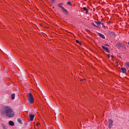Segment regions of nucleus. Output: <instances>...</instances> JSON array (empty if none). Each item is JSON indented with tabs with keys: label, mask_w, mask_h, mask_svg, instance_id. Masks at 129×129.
Segmentation results:
<instances>
[{
	"label": "nucleus",
	"mask_w": 129,
	"mask_h": 129,
	"mask_svg": "<svg viewBox=\"0 0 129 129\" xmlns=\"http://www.w3.org/2000/svg\"><path fill=\"white\" fill-rule=\"evenodd\" d=\"M67 4L69 6H72V3L70 2H68L67 3Z\"/></svg>",
	"instance_id": "17"
},
{
	"label": "nucleus",
	"mask_w": 129,
	"mask_h": 129,
	"mask_svg": "<svg viewBox=\"0 0 129 129\" xmlns=\"http://www.w3.org/2000/svg\"><path fill=\"white\" fill-rule=\"evenodd\" d=\"M3 128L4 129H8V128H7V127L5 125H3Z\"/></svg>",
	"instance_id": "18"
},
{
	"label": "nucleus",
	"mask_w": 129,
	"mask_h": 129,
	"mask_svg": "<svg viewBox=\"0 0 129 129\" xmlns=\"http://www.w3.org/2000/svg\"><path fill=\"white\" fill-rule=\"evenodd\" d=\"M116 45L117 47H118V48H122L123 49H125V46H124V45L122 44V43L120 42H117Z\"/></svg>",
	"instance_id": "3"
},
{
	"label": "nucleus",
	"mask_w": 129,
	"mask_h": 129,
	"mask_svg": "<svg viewBox=\"0 0 129 129\" xmlns=\"http://www.w3.org/2000/svg\"><path fill=\"white\" fill-rule=\"evenodd\" d=\"M9 124L10 125H11V126H14L15 125V123H14V121H9Z\"/></svg>",
	"instance_id": "8"
},
{
	"label": "nucleus",
	"mask_w": 129,
	"mask_h": 129,
	"mask_svg": "<svg viewBox=\"0 0 129 129\" xmlns=\"http://www.w3.org/2000/svg\"><path fill=\"white\" fill-rule=\"evenodd\" d=\"M127 44H128V45H129V42H128Z\"/></svg>",
	"instance_id": "27"
},
{
	"label": "nucleus",
	"mask_w": 129,
	"mask_h": 129,
	"mask_svg": "<svg viewBox=\"0 0 129 129\" xmlns=\"http://www.w3.org/2000/svg\"><path fill=\"white\" fill-rule=\"evenodd\" d=\"M17 121L19 123H21V124H23V122L22 121V120H21V118H18Z\"/></svg>",
	"instance_id": "14"
},
{
	"label": "nucleus",
	"mask_w": 129,
	"mask_h": 129,
	"mask_svg": "<svg viewBox=\"0 0 129 129\" xmlns=\"http://www.w3.org/2000/svg\"><path fill=\"white\" fill-rule=\"evenodd\" d=\"M1 114L2 115H6L8 117H13L15 115V112L13 111V109L9 106H5L4 108V109L1 111Z\"/></svg>",
	"instance_id": "1"
},
{
	"label": "nucleus",
	"mask_w": 129,
	"mask_h": 129,
	"mask_svg": "<svg viewBox=\"0 0 129 129\" xmlns=\"http://www.w3.org/2000/svg\"><path fill=\"white\" fill-rule=\"evenodd\" d=\"M102 47L103 48V49L104 50H105V51H106L107 52V53H109V52H110V51H109V50L108 49V48L105 47L104 46H102Z\"/></svg>",
	"instance_id": "6"
},
{
	"label": "nucleus",
	"mask_w": 129,
	"mask_h": 129,
	"mask_svg": "<svg viewBox=\"0 0 129 129\" xmlns=\"http://www.w3.org/2000/svg\"><path fill=\"white\" fill-rule=\"evenodd\" d=\"M98 35H99V36L101 37V38H102V39H105V37L103 34L98 33Z\"/></svg>",
	"instance_id": "10"
},
{
	"label": "nucleus",
	"mask_w": 129,
	"mask_h": 129,
	"mask_svg": "<svg viewBox=\"0 0 129 129\" xmlns=\"http://www.w3.org/2000/svg\"><path fill=\"white\" fill-rule=\"evenodd\" d=\"M113 56H112V58H113Z\"/></svg>",
	"instance_id": "28"
},
{
	"label": "nucleus",
	"mask_w": 129,
	"mask_h": 129,
	"mask_svg": "<svg viewBox=\"0 0 129 129\" xmlns=\"http://www.w3.org/2000/svg\"><path fill=\"white\" fill-rule=\"evenodd\" d=\"M105 45L107 46H109L108 44H105Z\"/></svg>",
	"instance_id": "26"
},
{
	"label": "nucleus",
	"mask_w": 129,
	"mask_h": 129,
	"mask_svg": "<svg viewBox=\"0 0 129 129\" xmlns=\"http://www.w3.org/2000/svg\"><path fill=\"white\" fill-rule=\"evenodd\" d=\"M36 124H37V125L38 126V125H39V124H40V123H39V122H38V123H37Z\"/></svg>",
	"instance_id": "24"
},
{
	"label": "nucleus",
	"mask_w": 129,
	"mask_h": 129,
	"mask_svg": "<svg viewBox=\"0 0 129 129\" xmlns=\"http://www.w3.org/2000/svg\"><path fill=\"white\" fill-rule=\"evenodd\" d=\"M15 96H16V95L15 94H12V95H11V99L12 100L15 99Z\"/></svg>",
	"instance_id": "13"
},
{
	"label": "nucleus",
	"mask_w": 129,
	"mask_h": 129,
	"mask_svg": "<svg viewBox=\"0 0 129 129\" xmlns=\"http://www.w3.org/2000/svg\"><path fill=\"white\" fill-rule=\"evenodd\" d=\"M96 24H97V26H99V25H103V23H101L100 21H97L96 22Z\"/></svg>",
	"instance_id": "11"
},
{
	"label": "nucleus",
	"mask_w": 129,
	"mask_h": 129,
	"mask_svg": "<svg viewBox=\"0 0 129 129\" xmlns=\"http://www.w3.org/2000/svg\"><path fill=\"white\" fill-rule=\"evenodd\" d=\"M62 5H63L62 4L60 3V4H58V6L59 7V8H61V9H62V8H64V7H62Z\"/></svg>",
	"instance_id": "16"
},
{
	"label": "nucleus",
	"mask_w": 129,
	"mask_h": 129,
	"mask_svg": "<svg viewBox=\"0 0 129 129\" xmlns=\"http://www.w3.org/2000/svg\"><path fill=\"white\" fill-rule=\"evenodd\" d=\"M108 122H109L108 127H109V128H111V127H112V123H113V121L110 119L108 120Z\"/></svg>",
	"instance_id": "4"
},
{
	"label": "nucleus",
	"mask_w": 129,
	"mask_h": 129,
	"mask_svg": "<svg viewBox=\"0 0 129 129\" xmlns=\"http://www.w3.org/2000/svg\"><path fill=\"white\" fill-rule=\"evenodd\" d=\"M28 101L30 104H33L34 103V97L33 96V94L30 93L28 95Z\"/></svg>",
	"instance_id": "2"
},
{
	"label": "nucleus",
	"mask_w": 129,
	"mask_h": 129,
	"mask_svg": "<svg viewBox=\"0 0 129 129\" xmlns=\"http://www.w3.org/2000/svg\"><path fill=\"white\" fill-rule=\"evenodd\" d=\"M54 2H55V0H51V3H52V4H54Z\"/></svg>",
	"instance_id": "20"
},
{
	"label": "nucleus",
	"mask_w": 129,
	"mask_h": 129,
	"mask_svg": "<svg viewBox=\"0 0 129 129\" xmlns=\"http://www.w3.org/2000/svg\"><path fill=\"white\" fill-rule=\"evenodd\" d=\"M76 43H79V41L78 40H76Z\"/></svg>",
	"instance_id": "25"
},
{
	"label": "nucleus",
	"mask_w": 129,
	"mask_h": 129,
	"mask_svg": "<svg viewBox=\"0 0 129 129\" xmlns=\"http://www.w3.org/2000/svg\"><path fill=\"white\" fill-rule=\"evenodd\" d=\"M34 117H35V115H34V114H30L29 115V118H30V121H33V120L34 119Z\"/></svg>",
	"instance_id": "5"
},
{
	"label": "nucleus",
	"mask_w": 129,
	"mask_h": 129,
	"mask_svg": "<svg viewBox=\"0 0 129 129\" xmlns=\"http://www.w3.org/2000/svg\"><path fill=\"white\" fill-rule=\"evenodd\" d=\"M91 25L94 26L95 28H99V27L96 26V25H95V24H94L93 22L91 23Z\"/></svg>",
	"instance_id": "15"
},
{
	"label": "nucleus",
	"mask_w": 129,
	"mask_h": 129,
	"mask_svg": "<svg viewBox=\"0 0 129 129\" xmlns=\"http://www.w3.org/2000/svg\"><path fill=\"white\" fill-rule=\"evenodd\" d=\"M52 9H54V7H52Z\"/></svg>",
	"instance_id": "29"
},
{
	"label": "nucleus",
	"mask_w": 129,
	"mask_h": 129,
	"mask_svg": "<svg viewBox=\"0 0 129 129\" xmlns=\"http://www.w3.org/2000/svg\"><path fill=\"white\" fill-rule=\"evenodd\" d=\"M83 10L85 11L86 14H88V9L86 8V7H83Z\"/></svg>",
	"instance_id": "12"
},
{
	"label": "nucleus",
	"mask_w": 129,
	"mask_h": 129,
	"mask_svg": "<svg viewBox=\"0 0 129 129\" xmlns=\"http://www.w3.org/2000/svg\"><path fill=\"white\" fill-rule=\"evenodd\" d=\"M125 65H126V66H127V67L129 68V62H126V63H125Z\"/></svg>",
	"instance_id": "19"
},
{
	"label": "nucleus",
	"mask_w": 129,
	"mask_h": 129,
	"mask_svg": "<svg viewBox=\"0 0 129 129\" xmlns=\"http://www.w3.org/2000/svg\"><path fill=\"white\" fill-rule=\"evenodd\" d=\"M121 70L123 73H126V69L124 68H121Z\"/></svg>",
	"instance_id": "9"
},
{
	"label": "nucleus",
	"mask_w": 129,
	"mask_h": 129,
	"mask_svg": "<svg viewBox=\"0 0 129 129\" xmlns=\"http://www.w3.org/2000/svg\"><path fill=\"white\" fill-rule=\"evenodd\" d=\"M102 28H104V29H105V25H103V23L102 25Z\"/></svg>",
	"instance_id": "21"
},
{
	"label": "nucleus",
	"mask_w": 129,
	"mask_h": 129,
	"mask_svg": "<svg viewBox=\"0 0 129 129\" xmlns=\"http://www.w3.org/2000/svg\"><path fill=\"white\" fill-rule=\"evenodd\" d=\"M81 81H85V79H81Z\"/></svg>",
	"instance_id": "22"
},
{
	"label": "nucleus",
	"mask_w": 129,
	"mask_h": 129,
	"mask_svg": "<svg viewBox=\"0 0 129 129\" xmlns=\"http://www.w3.org/2000/svg\"><path fill=\"white\" fill-rule=\"evenodd\" d=\"M62 11L63 13H64V14H66V15H67L68 14V11H67V10L65 9V8H62Z\"/></svg>",
	"instance_id": "7"
},
{
	"label": "nucleus",
	"mask_w": 129,
	"mask_h": 129,
	"mask_svg": "<svg viewBox=\"0 0 129 129\" xmlns=\"http://www.w3.org/2000/svg\"><path fill=\"white\" fill-rule=\"evenodd\" d=\"M107 56H108V57L110 58V55L109 54H108Z\"/></svg>",
	"instance_id": "23"
}]
</instances>
